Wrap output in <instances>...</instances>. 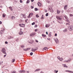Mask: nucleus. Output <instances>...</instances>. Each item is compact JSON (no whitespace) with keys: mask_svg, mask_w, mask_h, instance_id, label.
I'll return each mask as SVG.
<instances>
[{"mask_svg":"<svg viewBox=\"0 0 73 73\" xmlns=\"http://www.w3.org/2000/svg\"><path fill=\"white\" fill-rule=\"evenodd\" d=\"M56 18L58 19V20H59V21H58V23H59L60 24H62V18H60L58 16H56Z\"/></svg>","mask_w":73,"mask_h":73,"instance_id":"nucleus-1","label":"nucleus"},{"mask_svg":"<svg viewBox=\"0 0 73 73\" xmlns=\"http://www.w3.org/2000/svg\"><path fill=\"white\" fill-rule=\"evenodd\" d=\"M68 29L70 31H72L73 29V26L69 25L68 26Z\"/></svg>","mask_w":73,"mask_h":73,"instance_id":"nucleus-2","label":"nucleus"},{"mask_svg":"<svg viewBox=\"0 0 73 73\" xmlns=\"http://www.w3.org/2000/svg\"><path fill=\"white\" fill-rule=\"evenodd\" d=\"M64 17L65 18V21H67V22H69V20H68V17H67V16L65 15V16H64Z\"/></svg>","mask_w":73,"mask_h":73,"instance_id":"nucleus-3","label":"nucleus"},{"mask_svg":"<svg viewBox=\"0 0 73 73\" xmlns=\"http://www.w3.org/2000/svg\"><path fill=\"white\" fill-rule=\"evenodd\" d=\"M1 51L2 52V53H4V54H6V52H5V48H2Z\"/></svg>","mask_w":73,"mask_h":73,"instance_id":"nucleus-4","label":"nucleus"},{"mask_svg":"<svg viewBox=\"0 0 73 73\" xmlns=\"http://www.w3.org/2000/svg\"><path fill=\"white\" fill-rule=\"evenodd\" d=\"M36 35V33H32L30 34V36H31V37H33V36H34V35Z\"/></svg>","mask_w":73,"mask_h":73,"instance_id":"nucleus-5","label":"nucleus"},{"mask_svg":"<svg viewBox=\"0 0 73 73\" xmlns=\"http://www.w3.org/2000/svg\"><path fill=\"white\" fill-rule=\"evenodd\" d=\"M33 15V13H30L29 15V17H31Z\"/></svg>","mask_w":73,"mask_h":73,"instance_id":"nucleus-6","label":"nucleus"},{"mask_svg":"<svg viewBox=\"0 0 73 73\" xmlns=\"http://www.w3.org/2000/svg\"><path fill=\"white\" fill-rule=\"evenodd\" d=\"M54 40L56 44L58 43V40L57 38H56L55 39H54Z\"/></svg>","mask_w":73,"mask_h":73,"instance_id":"nucleus-7","label":"nucleus"},{"mask_svg":"<svg viewBox=\"0 0 73 73\" xmlns=\"http://www.w3.org/2000/svg\"><path fill=\"white\" fill-rule=\"evenodd\" d=\"M48 49V47H45L43 48V50H47Z\"/></svg>","mask_w":73,"mask_h":73,"instance_id":"nucleus-8","label":"nucleus"},{"mask_svg":"<svg viewBox=\"0 0 73 73\" xmlns=\"http://www.w3.org/2000/svg\"><path fill=\"white\" fill-rule=\"evenodd\" d=\"M70 61H71L70 59L68 60L64 61V62H69Z\"/></svg>","mask_w":73,"mask_h":73,"instance_id":"nucleus-9","label":"nucleus"},{"mask_svg":"<svg viewBox=\"0 0 73 73\" xmlns=\"http://www.w3.org/2000/svg\"><path fill=\"white\" fill-rule=\"evenodd\" d=\"M60 10L57 9V14H60Z\"/></svg>","mask_w":73,"mask_h":73,"instance_id":"nucleus-10","label":"nucleus"},{"mask_svg":"<svg viewBox=\"0 0 73 73\" xmlns=\"http://www.w3.org/2000/svg\"><path fill=\"white\" fill-rule=\"evenodd\" d=\"M67 7L68 6H67V5H65V6H64V9H65V10H66V9H67Z\"/></svg>","mask_w":73,"mask_h":73,"instance_id":"nucleus-11","label":"nucleus"},{"mask_svg":"<svg viewBox=\"0 0 73 73\" xmlns=\"http://www.w3.org/2000/svg\"><path fill=\"white\" fill-rule=\"evenodd\" d=\"M38 5L39 7H41V4L40 2H38Z\"/></svg>","mask_w":73,"mask_h":73,"instance_id":"nucleus-12","label":"nucleus"},{"mask_svg":"<svg viewBox=\"0 0 73 73\" xmlns=\"http://www.w3.org/2000/svg\"><path fill=\"white\" fill-rule=\"evenodd\" d=\"M66 72H69V73H73V71H70L68 70H66Z\"/></svg>","mask_w":73,"mask_h":73,"instance_id":"nucleus-13","label":"nucleus"},{"mask_svg":"<svg viewBox=\"0 0 73 73\" xmlns=\"http://www.w3.org/2000/svg\"><path fill=\"white\" fill-rule=\"evenodd\" d=\"M22 15L23 16V17L24 18V19H26L27 16H26V15H24V14H22Z\"/></svg>","mask_w":73,"mask_h":73,"instance_id":"nucleus-14","label":"nucleus"},{"mask_svg":"<svg viewBox=\"0 0 73 73\" xmlns=\"http://www.w3.org/2000/svg\"><path fill=\"white\" fill-rule=\"evenodd\" d=\"M19 35H21L23 34V32L20 31L19 32Z\"/></svg>","mask_w":73,"mask_h":73,"instance_id":"nucleus-15","label":"nucleus"},{"mask_svg":"<svg viewBox=\"0 0 73 73\" xmlns=\"http://www.w3.org/2000/svg\"><path fill=\"white\" fill-rule=\"evenodd\" d=\"M9 8L11 10V11H13V8L12 7H9Z\"/></svg>","mask_w":73,"mask_h":73,"instance_id":"nucleus-16","label":"nucleus"},{"mask_svg":"<svg viewBox=\"0 0 73 73\" xmlns=\"http://www.w3.org/2000/svg\"><path fill=\"white\" fill-rule=\"evenodd\" d=\"M63 66H64V67H66V68L68 67V66H66V64H63Z\"/></svg>","mask_w":73,"mask_h":73,"instance_id":"nucleus-17","label":"nucleus"},{"mask_svg":"<svg viewBox=\"0 0 73 73\" xmlns=\"http://www.w3.org/2000/svg\"><path fill=\"white\" fill-rule=\"evenodd\" d=\"M21 27H25V24H21Z\"/></svg>","mask_w":73,"mask_h":73,"instance_id":"nucleus-18","label":"nucleus"},{"mask_svg":"<svg viewBox=\"0 0 73 73\" xmlns=\"http://www.w3.org/2000/svg\"><path fill=\"white\" fill-rule=\"evenodd\" d=\"M25 73V71L24 70H22V73Z\"/></svg>","mask_w":73,"mask_h":73,"instance_id":"nucleus-19","label":"nucleus"},{"mask_svg":"<svg viewBox=\"0 0 73 73\" xmlns=\"http://www.w3.org/2000/svg\"><path fill=\"white\" fill-rule=\"evenodd\" d=\"M40 70V69L38 68L37 69H36V70H35V72H37V71H39V70Z\"/></svg>","mask_w":73,"mask_h":73,"instance_id":"nucleus-20","label":"nucleus"},{"mask_svg":"<svg viewBox=\"0 0 73 73\" xmlns=\"http://www.w3.org/2000/svg\"><path fill=\"white\" fill-rule=\"evenodd\" d=\"M12 62H14L15 61V59H13L12 60Z\"/></svg>","mask_w":73,"mask_h":73,"instance_id":"nucleus-21","label":"nucleus"},{"mask_svg":"<svg viewBox=\"0 0 73 73\" xmlns=\"http://www.w3.org/2000/svg\"><path fill=\"white\" fill-rule=\"evenodd\" d=\"M49 25L48 24H46V27H49Z\"/></svg>","mask_w":73,"mask_h":73,"instance_id":"nucleus-22","label":"nucleus"},{"mask_svg":"<svg viewBox=\"0 0 73 73\" xmlns=\"http://www.w3.org/2000/svg\"><path fill=\"white\" fill-rule=\"evenodd\" d=\"M2 15L3 17H5V14H3Z\"/></svg>","mask_w":73,"mask_h":73,"instance_id":"nucleus-23","label":"nucleus"},{"mask_svg":"<svg viewBox=\"0 0 73 73\" xmlns=\"http://www.w3.org/2000/svg\"><path fill=\"white\" fill-rule=\"evenodd\" d=\"M69 16H70V17H73V15H72V14H70L69 15Z\"/></svg>","mask_w":73,"mask_h":73,"instance_id":"nucleus-24","label":"nucleus"},{"mask_svg":"<svg viewBox=\"0 0 73 73\" xmlns=\"http://www.w3.org/2000/svg\"><path fill=\"white\" fill-rule=\"evenodd\" d=\"M67 31V29H65L64 30H63V32H66Z\"/></svg>","mask_w":73,"mask_h":73,"instance_id":"nucleus-25","label":"nucleus"},{"mask_svg":"<svg viewBox=\"0 0 73 73\" xmlns=\"http://www.w3.org/2000/svg\"><path fill=\"white\" fill-rule=\"evenodd\" d=\"M42 37H46V35H43V34H42Z\"/></svg>","mask_w":73,"mask_h":73,"instance_id":"nucleus-26","label":"nucleus"},{"mask_svg":"<svg viewBox=\"0 0 73 73\" xmlns=\"http://www.w3.org/2000/svg\"><path fill=\"white\" fill-rule=\"evenodd\" d=\"M44 19V15H42V17L41 18V19Z\"/></svg>","mask_w":73,"mask_h":73,"instance_id":"nucleus-27","label":"nucleus"},{"mask_svg":"<svg viewBox=\"0 0 73 73\" xmlns=\"http://www.w3.org/2000/svg\"><path fill=\"white\" fill-rule=\"evenodd\" d=\"M35 11H38V9H37V8H35Z\"/></svg>","mask_w":73,"mask_h":73,"instance_id":"nucleus-28","label":"nucleus"},{"mask_svg":"<svg viewBox=\"0 0 73 73\" xmlns=\"http://www.w3.org/2000/svg\"><path fill=\"white\" fill-rule=\"evenodd\" d=\"M34 50H35V49L33 48H32V52H34Z\"/></svg>","mask_w":73,"mask_h":73,"instance_id":"nucleus-29","label":"nucleus"},{"mask_svg":"<svg viewBox=\"0 0 73 73\" xmlns=\"http://www.w3.org/2000/svg\"><path fill=\"white\" fill-rule=\"evenodd\" d=\"M21 48H24V45H22L21 46Z\"/></svg>","mask_w":73,"mask_h":73,"instance_id":"nucleus-30","label":"nucleus"},{"mask_svg":"<svg viewBox=\"0 0 73 73\" xmlns=\"http://www.w3.org/2000/svg\"><path fill=\"white\" fill-rule=\"evenodd\" d=\"M38 49V48H36V49H34V52H35L36 51V50H37Z\"/></svg>","mask_w":73,"mask_h":73,"instance_id":"nucleus-31","label":"nucleus"},{"mask_svg":"<svg viewBox=\"0 0 73 73\" xmlns=\"http://www.w3.org/2000/svg\"><path fill=\"white\" fill-rule=\"evenodd\" d=\"M15 19V17H12L11 18V19L13 20V19Z\"/></svg>","mask_w":73,"mask_h":73,"instance_id":"nucleus-32","label":"nucleus"},{"mask_svg":"<svg viewBox=\"0 0 73 73\" xmlns=\"http://www.w3.org/2000/svg\"><path fill=\"white\" fill-rule=\"evenodd\" d=\"M0 33L2 34L3 33H4V32H3V30H2L1 31Z\"/></svg>","mask_w":73,"mask_h":73,"instance_id":"nucleus-33","label":"nucleus"},{"mask_svg":"<svg viewBox=\"0 0 73 73\" xmlns=\"http://www.w3.org/2000/svg\"><path fill=\"white\" fill-rule=\"evenodd\" d=\"M23 50L24 51H27V48H26V49L24 48Z\"/></svg>","mask_w":73,"mask_h":73,"instance_id":"nucleus-34","label":"nucleus"},{"mask_svg":"<svg viewBox=\"0 0 73 73\" xmlns=\"http://www.w3.org/2000/svg\"><path fill=\"white\" fill-rule=\"evenodd\" d=\"M29 3V0H28L27 2V3Z\"/></svg>","mask_w":73,"mask_h":73,"instance_id":"nucleus-35","label":"nucleus"},{"mask_svg":"<svg viewBox=\"0 0 73 73\" xmlns=\"http://www.w3.org/2000/svg\"><path fill=\"white\" fill-rule=\"evenodd\" d=\"M33 52H31L30 53V54L31 56H32L33 55Z\"/></svg>","mask_w":73,"mask_h":73,"instance_id":"nucleus-36","label":"nucleus"},{"mask_svg":"<svg viewBox=\"0 0 73 73\" xmlns=\"http://www.w3.org/2000/svg\"><path fill=\"white\" fill-rule=\"evenodd\" d=\"M51 34H48V36L49 37H51Z\"/></svg>","mask_w":73,"mask_h":73,"instance_id":"nucleus-37","label":"nucleus"},{"mask_svg":"<svg viewBox=\"0 0 73 73\" xmlns=\"http://www.w3.org/2000/svg\"><path fill=\"white\" fill-rule=\"evenodd\" d=\"M36 17H39V16H38V15H36Z\"/></svg>","mask_w":73,"mask_h":73,"instance_id":"nucleus-38","label":"nucleus"},{"mask_svg":"<svg viewBox=\"0 0 73 73\" xmlns=\"http://www.w3.org/2000/svg\"><path fill=\"white\" fill-rule=\"evenodd\" d=\"M13 38V36H12V37L10 36V38H9H9Z\"/></svg>","mask_w":73,"mask_h":73,"instance_id":"nucleus-39","label":"nucleus"},{"mask_svg":"<svg viewBox=\"0 0 73 73\" xmlns=\"http://www.w3.org/2000/svg\"><path fill=\"white\" fill-rule=\"evenodd\" d=\"M35 24V23L33 22V23H32L31 24L32 25H34Z\"/></svg>","mask_w":73,"mask_h":73,"instance_id":"nucleus-40","label":"nucleus"},{"mask_svg":"<svg viewBox=\"0 0 73 73\" xmlns=\"http://www.w3.org/2000/svg\"><path fill=\"white\" fill-rule=\"evenodd\" d=\"M11 73H16V72H15V71H12Z\"/></svg>","mask_w":73,"mask_h":73,"instance_id":"nucleus-41","label":"nucleus"},{"mask_svg":"<svg viewBox=\"0 0 73 73\" xmlns=\"http://www.w3.org/2000/svg\"><path fill=\"white\" fill-rule=\"evenodd\" d=\"M31 9H33V8H34V7H33L32 6H31Z\"/></svg>","mask_w":73,"mask_h":73,"instance_id":"nucleus-42","label":"nucleus"},{"mask_svg":"<svg viewBox=\"0 0 73 73\" xmlns=\"http://www.w3.org/2000/svg\"><path fill=\"white\" fill-rule=\"evenodd\" d=\"M48 16V13H47L46 14V16Z\"/></svg>","mask_w":73,"mask_h":73,"instance_id":"nucleus-43","label":"nucleus"},{"mask_svg":"<svg viewBox=\"0 0 73 73\" xmlns=\"http://www.w3.org/2000/svg\"><path fill=\"white\" fill-rule=\"evenodd\" d=\"M59 60H60V61H61L62 60V58H61Z\"/></svg>","mask_w":73,"mask_h":73,"instance_id":"nucleus-44","label":"nucleus"},{"mask_svg":"<svg viewBox=\"0 0 73 73\" xmlns=\"http://www.w3.org/2000/svg\"><path fill=\"white\" fill-rule=\"evenodd\" d=\"M20 3H23V1H22V0H20Z\"/></svg>","mask_w":73,"mask_h":73,"instance_id":"nucleus-45","label":"nucleus"},{"mask_svg":"<svg viewBox=\"0 0 73 73\" xmlns=\"http://www.w3.org/2000/svg\"><path fill=\"white\" fill-rule=\"evenodd\" d=\"M5 44H8V42L7 41L5 42Z\"/></svg>","mask_w":73,"mask_h":73,"instance_id":"nucleus-46","label":"nucleus"},{"mask_svg":"<svg viewBox=\"0 0 73 73\" xmlns=\"http://www.w3.org/2000/svg\"><path fill=\"white\" fill-rule=\"evenodd\" d=\"M19 73H22V70H21V71H19Z\"/></svg>","mask_w":73,"mask_h":73,"instance_id":"nucleus-47","label":"nucleus"},{"mask_svg":"<svg viewBox=\"0 0 73 73\" xmlns=\"http://www.w3.org/2000/svg\"><path fill=\"white\" fill-rule=\"evenodd\" d=\"M6 55H7V54H6L5 55H4V57H5V56H6Z\"/></svg>","mask_w":73,"mask_h":73,"instance_id":"nucleus-48","label":"nucleus"},{"mask_svg":"<svg viewBox=\"0 0 73 73\" xmlns=\"http://www.w3.org/2000/svg\"><path fill=\"white\" fill-rule=\"evenodd\" d=\"M27 49V50H29V49H30V48H26Z\"/></svg>","mask_w":73,"mask_h":73,"instance_id":"nucleus-49","label":"nucleus"},{"mask_svg":"<svg viewBox=\"0 0 73 73\" xmlns=\"http://www.w3.org/2000/svg\"><path fill=\"white\" fill-rule=\"evenodd\" d=\"M36 42H38V40H36Z\"/></svg>","mask_w":73,"mask_h":73,"instance_id":"nucleus-50","label":"nucleus"},{"mask_svg":"<svg viewBox=\"0 0 73 73\" xmlns=\"http://www.w3.org/2000/svg\"><path fill=\"white\" fill-rule=\"evenodd\" d=\"M47 39L48 40H50V39L49 38H47Z\"/></svg>","mask_w":73,"mask_h":73,"instance_id":"nucleus-51","label":"nucleus"},{"mask_svg":"<svg viewBox=\"0 0 73 73\" xmlns=\"http://www.w3.org/2000/svg\"><path fill=\"white\" fill-rule=\"evenodd\" d=\"M57 34H56V33H55V36H57Z\"/></svg>","mask_w":73,"mask_h":73,"instance_id":"nucleus-52","label":"nucleus"},{"mask_svg":"<svg viewBox=\"0 0 73 73\" xmlns=\"http://www.w3.org/2000/svg\"><path fill=\"white\" fill-rule=\"evenodd\" d=\"M19 26H20V27H21V24H19Z\"/></svg>","mask_w":73,"mask_h":73,"instance_id":"nucleus-53","label":"nucleus"},{"mask_svg":"<svg viewBox=\"0 0 73 73\" xmlns=\"http://www.w3.org/2000/svg\"><path fill=\"white\" fill-rule=\"evenodd\" d=\"M48 11L47 10H45V12H47Z\"/></svg>","mask_w":73,"mask_h":73,"instance_id":"nucleus-54","label":"nucleus"},{"mask_svg":"<svg viewBox=\"0 0 73 73\" xmlns=\"http://www.w3.org/2000/svg\"><path fill=\"white\" fill-rule=\"evenodd\" d=\"M37 29L35 30V32H37Z\"/></svg>","mask_w":73,"mask_h":73,"instance_id":"nucleus-55","label":"nucleus"},{"mask_svg":"<svg viewBox=\"0 0 73 73\" xmlns=\"http://www.w3.org/2000/svg\"><path fill=\"white\" fill-rule=\"evenodd\" d=\"M58 58L59 59V60H60V57H58Z\"/></svg>","mask_w":73,"mask_h":73,"instance_id":"nucleus-56","label":"nucleus"},{"mask_svg":"<svg viewBox=\"0 0 73 73\" xmlns=\"http://www.w3.org/2000/svg\"><path fill=\"white\" fill-rule=\"evenodd\" d=\"M31 1H32V2H33L34 0H31Z\"/></svg>","mask_w":73,"mask_h":73,"instance_id":"nucleus-57","label":"nucleus"},{"mask_svg":"<svg viewBox=\"0 0 73 73\" xmlns=\"http://www.w3.org/2000/svg\"><path fill=\"white\" fill-rule=\"evenodd\" d=\"M0 8H3V6H0Z\"/></svg>","mask_w":73,"mask_h":73,"instance_id":"nucleus-58","label":"nucleus"},{"mask_svg":"<svg viewBox=\"0 0 73 73\" xmlns=\"http://www.w3.org/2000/svg\"><path fill=\"white\" fill-rule=\"evenodd\" d=\"M46 35H48V32H46Z\"/></svg>","mask_w":73,"mask_h":73,"instance_id":"nucleus-59","label":"nucleus"},{"mask_svg":"<svg viewBox=\"0 0 73 73\" xmlns=\"http://www.w3.org/2000/svg\"><path fill=\"white\" fill-rule=\"evenodd\" d=\"M16 41H19V39H17L16 40Z\"/></svg>","mask_w":73,"mask_h":73,"instance_id":"nucleus-60","label":"nucleus"},{"mask_svg":"<svg viewBox=\"0 0 73 73\" xmlns=\"http://www.w3.org/2000/svg\"><path fill=\"white\" fill-rule=\"evenodd\" d=\"M29 71L27 72V73H29Z\"/></svg>","mask_w":73,"mask_h":73,"instance_id":"nucleus-61","label":"nucleus"},{"mask_svg":"<svg viewBox=\"0 0 73 73\" xmlns=\"http://www.w3.org/2000/svg\"><path fill=\"white\" fill-rule=\"evenodd\" d=\"M57 72H58V70H57L56 71V73H57Z\"/></svg>","mask_w":73,"mask_h":73,"instance_id":"nucleus-62","label":"nucleus"},{"mask_svg":"<svg viewBox=\"0 0 73 73\" xmlns=\"http://www.w3.org/2000/svg\"><path fill=\"white\" fill-rule=\"evenodd\" d=\"M1 23H2L1 22V21H0V24H1Z\"/></svg>","mask_w":73,"mask_h":73,"instance_id":"nucleus-63","label":"nucleus"},{"mask_svg":"<svg viewBox=\"0 0 73 73\" xmlns=\"http://www.w3.org/2000/svg\"><path fill=\"white\" fill-rule=\"evenodd\" d=\"M36 28H37V25H36Z\"/></svg>","mask_w":73,"mask_h":73,"instance_id":"nucleus-64","label":"nucleus"}]
</instances>
